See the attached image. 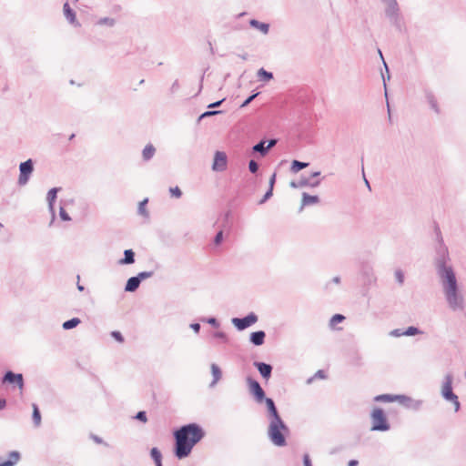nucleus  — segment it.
Instances as JSON below:
<instances>
[{
    "mask_svg": "<svg viewBox=\"0 0 466 466\" xmlns=\"http://www.w3.org/2000/svg\"><path fill=\"white\" fill-rule=\"evenodd\" d=\"M97 24L100 25L113 26L115 25L116 21L114 18L111 17H102L98 20Z\"/></svg>",
    "mask_w": 466,
    "mask_h": 466,
    "instance_id": "37",
    "label": "nucleus"
},
{
    "mask_svg": "<svg viewBox=\"0 0 466 466\" xmlns=\"http://www.w3.org/2000/svg\"><path fill=\"white\" fill-rule=\"evenodd\" d=\"M150 457L154 461L156 465L162 462V453L157 447H153L150 450Z\"/></svg>",
    "mask_w": 466,
    "mask_h": 466,
    "instance_id": "33",
    "label": "nucleus"
},
{
    "mask_svg": "<svg viewBox=\"0 0 466 466\" xmlns=\"http://www.w3.org/2000/svg\"><path fill=\"white\" fill-rule=\"evenodd\" d=\"M246 381L248 386L249 393L253 396L255 400L258 403L263 402V400L266 398V394L259 382L251 377H248Z\"/></svg>",
    "mask_w": 466,
    "mask_h": 466,
    "instance_id": "6",
    "label": "nucleus"
},
{
    "mask_svg": "<svg viewBox=\"0 0 466 466\" xmlns=\"http://www.w3.org/2000/svg\"><path fill=\"white\" fill-rule=\"evenodd\" d=\"M228 157L223 151H217L214 156L212 169L216 172H222L227 169Z\"/></svg>",
    "mask_w": 466,
    "mask_h": 466,
    "instance_id": "12",
    "label": "nucleus"
},
{
    "mask_svg": "<svg viewBox=\"0 0 466 466\" xmlns=\"http://www.w3.org/2000/svg\"><path fill=\"white\" fill-rule=\"evenodd\" d=\"M258 167L259 166L255 160L251 159L248 162V170L250 171V173L256 174L258 170Z\"/></svg>",
    "mask_w": 466,
    "mask_h": 466,
    "instance_id": "42",
    "label": "nucleus"
},
{
    "mask_svg": "<svg viewBox=\"0 0 466 466\" xmlns=\"http://www.w3.org/2000/svg\"><path fill=\"white\" fill-rule=\"evenodd\" d=\"M359 461L357 460H350L348 463V466H357Z\"/></svg>",
    "mask_w": 466,
    "mask_h": 466,
    "instance_id": "61",
    "label": "nucleus"
},
{
    "mask_svg": "<svg viewBox=\"0 0 466 466\" xmlns=\"http://www.w3.org/2000/svg\"><path fill=\"white\" fill-rule=\"evenodd\" d=\"M452 380L453 377L451 373L445 375L441 387V396L445 400L456 399V394L452 390Z\"/></svg>",
    "mask_w": 466,
    "mask_h": 466,
    "instance_id": "10",
    "label": "nucleus"
},
{
    "mask_svg": "<svg viewBox=\"0 0 466 466\" xmlns=\"http://www.w3.org/2000/svg\"><path fill=\"white\" fill-rule=\"evenodd\" d=\"M6 407V400L0 398V410H3Z\"/></svg>",
    "mask_w": 466,
    "mask_h": 466,
    "instance_id": "60",
    "label": "nucleus"
},
{
    "mask_svg": "<svg viewBox=\"0 0 466 466\" xmlns=\"http://www.w3.org/2000/svg\"><path fill=\"white\" fill-rule=\"evenodd\" d=\"M387 5H391V4H398L396 0H382Z\"/></svg>",
    "mask_w": 466,
    "mask_h": 466,
    "instance_id": "63",
    "label": "nucleus"
},
{
    "mask_svg": "<svg viewBox=\"0 0 466 466\" xmlns=\"http://www.w3.org/2000/svg\"><path fill=\"white\" fill-rule=\"evenodd\" d=\"M169 192L172 197L177 198H179L182 196V191L178 187H170Z\"/></svg>",
    "mask_w": 466,
    "mask_h": 466,
    "instance_id": "44",
    "label": "nucleus"
},
{
    "mask_svg": "<svg viewBox=\"0 0 466 466\" xmlns=\"http://www.w3.org/2000/svg\"><path fill=\"white\" fill-rule=\"evenodd\" d=\"M147 202H148L147 198L143 199L142 201L139 202L138 208H137V213L145 218L149 217V213L146 208Z\"/></svg>",
    "mask_w": 466,
    "mask_h": 466,
    "instance_id": "34",
    "label": "nucleus"
},
{
    "mask_svg": "<svg viewBox=\"0 0 466 466\" xmlns=\"http://www.w3.org/2000/svg\"><path fill=\"white\" fill-rule=\"evenodd\" d=\"M345 319V317L341 314H335L331 317L329 320L330 328H334L336 324L342 322Z\"/></svg>",
    "mask_w": 466,
    "mask_h": 466,
    "instance_id": "35",
    "label": "nucleus"
},
{
    "mask_svg": "<svg viewBox=\"0 0 466 466\" xmlns=\"http://www.w3.org/2000/svg\"><path fill=\"white\" fill-rule=\"evenodd\" d=\"M249 25L253 28L258 29L264 35H267L269 31V25L267 23L260 22L257 19L249 20Z\"/></svg>",
    "mask_w": 466,
    "mask_h": 466,
    "instance_id": "27",
    "label": "nucleus"
},
{
    "mask_svg": "<svg viewBox=\"0 0 466 466\" xmlns=\"http://www.w3.org/2000/svg\"><path fill=\"white\" fill-rule=\"evenodd\" d=\"M135 419L141 421V422H147V413L146 411L144 410H140L138 411L136 416H135Z\"/></svg>",
    "mask_w": 466,
    "mask_h": 466,
    "instance_id": "45",
    "label": "nucleus"
},
{
    "mask_svg": "<svg viewBox=\"0 0 466 466\" xmlns=\"http://www.w3.org/2000/svg\"><path fill=\"white\" fill-rule=\"evenodd\" d=\"M374 400L381 402H392L399 400L401 404L409 406V402L411 401V399L406 395L380 394L377 395L374 398Z\"/></svg>",
    "mask_w": 466,
    "mask_h": 466,
    "instance_id": "11",
    "label": "nucleus"
},
{
    "mask_svg": "<svg viewBox=\"0 0 466 466\" xmlns=\"http://www.w3.org/2000/svg\"><path fill=\"white\" fill-rule=\"evenodd\" d=\"M403 331H404V329H395L390 332V335L392 337L399 338L401 336H405V333H403Z\"/></svg>",
    "mask_w": 466,
    "mask_h": 466,
    "instance_id": "51",
    "label": "nucleus"
},
{
    "mask_svg": "<svg viewBox=\"0 0 466 466\" xmlns=\"http://www.w3.org/2000/svg\"><path fill=\"white\" fill-rule=\"evenodd\" d=\"M331 281L335 284H339L340 283V278L339 276H335Z\"/></svg>",
    "mask_w": 466,
    "mask_h": 466,
    "instance_id": "62",
    "label": "nucleus"
},
{
    "mask_svg": "<svg viewBox=\"0 0 466 466\" xmlns=\"http://www.w3.org/2000/svg\"><path fill=\"white\" fill-rule=\"evenodd\" d=\"M319 202V198L317 195H309L306 192L302 193L301 207L302 209L305 206L314 205Z\"/></svg>",
    "mask_w": 466,
    "mask_h": 466,
    "instance_id": "23",
    "label": "nucleus"
},
{
    "mask_svg": "<svg viewBox=\"0 0 466 466\" xmlns=\"http://www.w3.org/2000/svg\"><path fill=\"white\" fill-rule=\"evenodd\" d=\"M303 464H304V466H312L310 457L308 453H305L303 455Z\"/></svg>",
    "mask_w": 466,
    "mask_h": 466,
    "instance_id": "56",
    "label": "nucleus"
},
{
    "mask_svg": "<svg viewBox=\"0 0 466 466\" xmlns=\"http://www.w3.org/2000/svg\"><path fill=\"white\" fill-rule=\"evenodd\" d=\"M320 184V180L311 181L309 177H301L299 181H291L289 183L292 188H300L305 187H317Z\"/></svg>",
    "mask_w": 466,
    "mask_h": 466,
    "instance_id": "16",
    "label": "nucleus"
},
{
    "mask_svg": "<svg viewBox=\"0 0 466 466\" xmlns=\"http://www.w3.org/2000/svg\"><path fill=\"white\" fill-rule=\"evenodd\" d=\"M258 319V316L254 312H250L243 318H233L231 322L238 330L241 331L254 325Z\"/></svg>",
    "mask_w": 466,
    "mask_h": 466,
    "instance_id": "7",
    "label": "nucleus"
},
{
    "mask_svg": "<svg viewBox=\"0 0 466 466\" xmlns=\"http://www.w3.org/2000/svg\"><path fill=\"white\" fill-rule=\"evenodd\" d=\"M309 165L308 162H301L299 160H293L291 163L290 170L293 173H298L303 168L307 167Z\"/></svg>",
    "mask_w": 466,
    "mask_h": 466,
    "instance_id": "32",
    "label": "nucleus"
},
{
    "mask_svg": "<svg viewBox=\"0 0 466 466\" xmlns=\"http://www.w3.org/2000/svg\"><path fill=\"white\" fill-rule=\"evenodd\" d=\"M154 274L153 271H141L139 272L137 277L138 278V279L140 280V282L147 278H150L152 277Z\"/></svg>",
    "mask_w": 466,
    "mask_h": 466,
    "instance_id": "43",
    "label": "nucleus"
},
{
    "mask_svg": "<svg viewBox=\"0 0 466 466\" xmlns=\"http://www.w3.org/2000/svg\"><path fill=\"white\" fill-rule=\"evenodd\" d=\"M257 76L260 81L268 82L273 79V74L271 72L267 71L264 68L258 69Z\"/></svg>",
    "mask_w": 466,
    "mask_h": 466,
    "instance_id": "30",
    "label": "nucleus"
},
{
    "mask_svg": "<svg viewBox=\"0 0 466 466\" xmlns=\"http://www.w3.org/2000/svg\"><path fill=\"white\" fill-rule=\"evenodd\" d=\"M438 244L435 248L433 264L436 273L441 279L443 292L449 307L453 311H461L465 308V299L459 289L458 281L451 265L448 248L443 242L441 232H438Z\"/></svg>",
    "mask_w": 466,
    "mask_h": 466,
    "instance_id": "1",
    "label": "nucleus"
},
{
    "mask_svg": "<svg viewBox=\"0 0 466 466\" xmlns=\"http://www.w3.org/2000/svg\"><path fill=\"white\" fill-rule=\"evenodd\" d=\"M201 320L202 321H206L207 323L210 324L214 328H218L219 327V322L214 317H209L208 319H202Z\"/></svg>",
    "mask_w": 466,
    "mask_h": 466,
    "instance_id": "47",
    "label": "nucleus"
},
{
    "mask_svg": "<svg viewBox=\"0 0 466 466\" xmlns=\"http://www.w3.org/2000/svg\"><path fill=\"white\" fill-rule=\"evenodd\" d=\"M213 337L217 338V339H219L223 340L224 342H228L227 334L225 332H223V331H216V332H214Z\"/></svg>",
    "mask_w": 466,
    "mask_h": 466,
    "instance_id": "50",
    "label": "nucleus"
},
{
    "mask_svg": "<svg viewBox=\"0 0 466 466\" xmlns=\"http://www.w3.org/2000/svg\"><path fill=\"white\" fill-rule=\"evenodd\" d=\"M63 13L67 22L74 26H80V23L76 20V12L71 8L68 2L63 5Z\"/></svg>",
    "mask_w": 466,
    "mask_h": 466,
    "instance_id": "17",
    "label": "nucleus"
},
{
    "mask_svg": "<svg viewBox=\"0 0 466 466\" xmlns=\"http://www.w3.org/2000/svg\"><path fill=\"white\" fill-rule=\"evenodd\" d=\"M190 328L194 330L195 333H198L200 330V324L194 322L190 324Z\"/></svg>",
    "mask_w": 466,
    "mask_h": 466,
    "instance_id": "59",
    "label": "nucleus"
},
{
    "mask_svg": "<svg viewBox=\"0 0 466 466\" xmlns=\"http://www.w3.org/2000/svg\"><path fill=\"white\" fill-rule=\"evenodd\" d=\"M273 195V190L271 188H268L267 192L264 194L263 198L258 201L259 205L264 204L266 201H268Z\"/></svg>",
    "mask_w": 466,
    "mask_h": 466,
    "instance_id": "46",
    "label": "nucleus"
},
{
    "mask_svg": "<svg viewBox=\"0 0 466 466\" xmlns=\"http://www.w3.org/2000/svg\"><path fill=\"white\" fill-rule=\"evenodd\" d=\"M179 86H179L178 80H175L170 86V92L172 94L176 93L179 89Z\"/></svg>",
    "mask_w": 466,
    "mask_h": 466,
    "instance_id": "57",
    "label": "nucleus"
},
{
    "mask_svg": "<svg viewBox=\"0 0 466 466\" xmlns=\"http://www.w3.org/2000/svg\"><path fill=\"white\" fill-rule=\"evenodd\" d=\"M448 401H451L453 403L454 405V410L457 412L460 410L461 409V403L459 401V399H458V396L456 395V399L455 400H449Z\"/></svg>",
    "mask_w": 466,
    "mask_h": 466,
    "instance_id": "54",
    "label": "nucleus"
},
{
    "mask_svg": "<svg viewBox=\"0 0 466 466\" xmlns=\"http://www.w3.org/2000/svg\"><path fill=\"white\" fill-rule=\"evenodd\" d=\"M259 95V92L253 93L249 96H248L244 102L240 105V107H246L248 106Z\"/></svg>",
    "mask_w": 466,
    "mask_h": 466,
    "instance_id": "39",
    "label": "nucleus"
},
{
    "mask_svg": "<svg viewBox=\"0 0 466 466\" xmlns=\"http://www.w3.org/2000/svg\"><path fill=\"white\" fill-rule=\"evenodd\" d=\"M361 274L365 278L366 283L370 285L376 281V278L373 273V268L370 265L364 264L362 266Z\"/></svg>",
    "mask_w": 466,
    "mask_h": 466,
    "instance_id": "22",
    "label": "nucleus"
},
{
    "mask_svg": "<svg viewBox=\"0 0 466 466\" xmlns=\"http://www.w3.org/2000/svg\"><path fill=\"white\" fill-rule=\"evenodd\" d=\"M253 366L258 370L262 379L268 381L272 375L273 367L272 365L262 362V361H254Z\"/></svg>",
    "mask_w": 466,
    "mask_h": 466,
    "instance_id": "14",
    "label": "nucleus"
},
{
    "mask_svg": "<svg viewBox=\"0 0 466 466\" xmlns=\"http://www.w3.org/2000/svg\"><path fill=\"white\" fill-rule=\"evenodd\" d=\"M371 431H387L390 429V425L387 420L384 410L381 408H374L370 414Z\"/></svg>",
    "mask_w": 466,
    "mask_h": 466,
    "instance_id": "4",
    "label": "nucleus"
},
{
    "mask_svg": "<svg viewBox=\"0 0 466 466\" xmlns=\"http://www.w3.org/2000/svg\"><path fill=\"white\" fill-rule=\"evenodd\" d=\"M223 231L219 230L214 238V244L219 245L223 241Z\"/></svg>",
    "mask_w": 466,
    "mask_h": 466,
    "instance_id": "52",
    "label": "nucleus"
},
{
    "mask_svg": "<svg viewBox=\"0 0 466 466\" xmlns=\"http://www.w3.org/2000/svg\"><path fill=\"white\" fill-rule=\"evenodd\" d=\"M90 439L93 440L96 444H103L106 447H110L107 442H106L101 437L96 434H90Z\"/></svg>",
    "mask_w": 466,
    "mask_h": 466,
    "instance_id": "41",
    "label": "nucleus"
},
{
    "mask_svg": "<svg viewBox=\"0 0 466 466\" xmlns=\"http://www.w3.org/2000/svg\"><path fill=\"white\" fill-rule=\"evenodd\" d=\"M135 252L133 249L124 250V257L118 260L119 265H130L135 263Z\"/></svg>",
    "mask_w": 466,
    "mask_h": 466,
    "instance_id": "24",
    "label": "nucleus"
},
{
    "mask_svg": "<svg viewBox=\"0 0 466 466\" xmlns=\"http://www.w3.org/2000/svg\"><path fill=\"white\" fill-rule=\"evenodd\" d=\"M59 216L63 221H70L71 220L70 216L67 214V212L65 210V208L63 207H60Z\"/></svg>",
    "mask_w": 466,
    "mask_h": 466,
    "instance_id": "48",
    "label": "nucleus"
},
{
    "mask_svg": "<svg viewBox=\"0 0 466 466\" xmlns=\"http://www.w3.org/2000/svg\"><path fill=\"white\" fill-rule=\"evenodd\" d=\"M225 99H226V98H222V99H220V100H218V101H216V102H213V103L209 104V105L208 106V108H210V109H211V108H216V107L220 106L222 105V103L225 101Z\"/></svg>",
    "mask_w": 466,
    "mask_h": 466,
    "instance_id": "55",
    "label": "nucleus"
},
{
    "mask_svg": "<svg viewBox=\"0 0 466 466\" xmlns=\"http://www.w3.org/2000/svg\"><path fill=\"white\" fill-rule=\"evenodd\" d=\"M111 337L114 338L116 341H118L120 343L124 342V337L120 331H117V330L112 331Z\"/></svg>",
    "mask_w": 466,
    "mask_h": 466,
    "instance_id": "49",
    "label": "nucleus"
},
{
    "mask_svg": "<svg viewBox=\"0 0 466 466\" xmlns=\"http://www.w3.org/2000/svg\"><path fill=\"white\" fill-rule=\"evenodd\" d=\"M387 5H391V4H398L396 0H382Z\"/></svg>",
    "mask_w": 466,
    "mask_h": 466,
    "instance_id": "64",
    "label": "nucleus"
},
{
    "mask_svg": "<svg viewBox=\"0 0 466 466\" xmlns=\"http://www.w3.org/2000/svg\"><path fill=\"white\" fill-rule=\"evenodd\" d=\"M395 279L397 282L401 286L404 283V273L401 269H396L395 270Z\"/></svg>",
    "mask_w": 466,
    "mask_h": 466,
    "instance_id": "40",
    "label": "nucleus"
},
{
    "mask_svg": "<svg viewBox=\"0 0 466 466\" xmlns=\"http://www.w3.org/2000/svg\"><path fill=\"white\" fill-rule=\"evenodd\" d=\"M266 333L264 330L253 331L249 335V342L254 346H261L265 342Z\"/></svg>",
    "mask_w": 466,
    "mask_h": 466,
    "instance_id": "21",
    "label": "nucleus"
},
{
    "mask_svg": "<svg viewBox=\"0 0 466 466\" xmlns=\"http://www.w3.org/2000/svg\"><path fill=\"white\" fill-rule=\"evenodd\" d=\"M3 383L15 384L22 391L25 386L24 377L22 373H15L12 370H7L2 377Z\"/></svg>",
    "mask_w": 466,
    "mask_h": 466,
    "instance_id": "9",
    "label": "nucleus"
},
{
    "mask_svg": "<svg viewBox=\"0 0 466 466\" xmlns=\"http://www.w3.org/2000/svg\"><path fill=\"white\" fill-rule=\"evenodd\" d=\"M210 369H211V374H212V381L210 382L209 384V387H214L218 382V380L221 379L222 377V372H221V370L220 368L215 364V363H212L211 366H210Z\"/></svg>",
    "mask_w": 466,
    "mask_h": 466,
    "instance_id": "25",
    "label": "nucleus"
},
{
    "mask_svg": "<svg viewBox=\"0 0 466 466\" xmlns=\"http://www.w3.org/2000/svg\"><path fill=\"white\" fill-rule=\"evenodd\" d=\"M326 378V373L324 370H318L314 376L310 377L308 379L307 382L308 383H311L315 379H325Z\"/></svg>",
    "mask_w": 466,
    "mask_h": 466,
    "instance_id": "38",
    "label": "nucleus"
},
{
    "mask_svg": "<svg viewBox=\"0 0 466 466\" xmlns=\"http://www.w3.org/2000/svg\"><path fill=\"white\" fill-rule=\"evenodd\" d=\"M32 408H33L32 420H33L34 425L35 427H39L41 424V419H42L39 408L35 403H33Z\"/></svg>",
    "mask_w": 466,
    "mask_h": 466,
    "instance_id": "29",
    "label": "nucleus"
},
{
    "mask_svg": "<svg viewBox=\"0 0 466 466\" xmlns=\"http://www.w3.org/2000/svg\"><path fill=\"white\" fill-rule=\"evenodd\" d=\"M156 148L153 145L148 144L147 145L143 151H142V157L145 161H149L155 155Z\"/></svg>",
    "mask_w": 466,
    "mask_h": 466,
    "instance_id": "28",
    "label": "nucleus"
},
{
    "mask_svg": "<svg viewBox=\"0 0 466 466\" xmlns=\"http://www.w3.org/2000/svg\"><path fill=\"white\" fill-rule=\"evenodd\" d=\"M289 434V429L281 418L269 421L268 428V437L275 446H286V438Z\"/></svg>",
    "mask_w": 466,
    "mask_h": 466,
    "instance_id": "3",
    "label": "nucleus"
},
{
    "mask_svg": "<svg viewBox=\"0 0 466 466\" xmlns=\"http://www.w3.org/2000/svg\"><path fill=\"white\" fill-rule=\"evenodd\" d=\"M275 182H276V173H273L268 181V188H271V190H273Z\"/></svg>",
    "mask_w": 466,
    "mask_h": 466,
    "instance_id": "58",
    "label": "nucleus"
},
{
    "mask_svg": "<svg viewBox=\"0 0 466 466\" xmlns=\"http://www.w3.org/2000/svg\"><path fill=\"white\" fill-rule=\"evenodd\" d=\"M173 436L174 454L181 460L191 453L194 446L204 438L205 431L198 423H188L176 430Z\"/></svg>",
    "mask_w": 466,
    "mask_h": 466,
    "instance_id": "2",
    "label": "nucleus"
},
{
    "mask_svg": "<svg viewBox=\"0 0 466 466\" xmlns=\"http://www.w3.org/2000/svg\"><path fill=\"white\" fill-rule=\"evenodd\" d=\"M277 140L272 138L268 141L260 140L258 143L253 146L252 151L254 153H259L262 157L266 156L268 151L275 147Z\"/></svg>",
    "mask_w": 466,
    "mask_h": 466,
    "instance_id": "13",
    "label": "nucleus"
},
{
    "mask_svg": "<svg viewBox=\"0 0 466 466\" xmlns=\"http://www.w3.org/2000/svg\"><path fill=\"white\" fill-rule=\"evenodd\" d=\"M140 283L141 282L137 276L131 277L126 283L125 290L127 292H134L139 288Z\"/></svg>",
    "mask_w": 466,
    "mask_h": 466,
    "instance_id": "26",
    "label": "nucleus"
},
{
    "mask_svg": "<svg viewBox=\"0 0 466 466\" xmlns=\"http://www.w3.org/2000/svg\"><path fill=\"white\" fill-rule=\"evenodd\" d=\"M263 401L265 402L267 407L268 418L269 421L281 418L277 409V406L271 398L266 397L265 400H263Z\"/></svg>",
    "mask_w": 466,
    "mask_h": 466,
    "instance_id": "15",
    "label": "nucleus"
},
{
    "mask_svg": "<svg viewBox=\"0 0 466 466\" xmlns=\"http://www.w3.org/2000/svg\"><path fill=\"white\" fill-rule=\"evenodd\" d=\"M60 189H61L60 187H53V188L48 190L47 195H46V200H47V203H48V208H49V210H50V212L52 214V218L53 219H55V216H56L54 205H55V202H56V199L57 192Z\"/></svg>",
    "mask_w": 466,
    "mask_h": 466,
    "instance_id": "20",
    "label": "nucleus"
},
{
    "mask_svg": "<svg viewBox=\"0 0 466 466\" xmlns=\"http://www.w3.org/2000/svg\"><path fill=\"white\" fill-rule=\"evenodd\" d=\"M424 95H425L426 101H427L428 105L430 106V107L437 115L441 114V108L438 104V99H437L436 96L434 95V93L430 89H425Z\"/></svg>",
    "mask_w": 466,
    "mask_h": 466,
    "instance_id": "18",
    "label": "nucleus"
},
{
    "mask_svg": "<svg viewBox=\"0 0 466 466\" xmlns=\"http://www.w3.org/2000/svg\"><path fill=\"white\" fill-rule=\"evenodd\" d=\"M34 172V161L31 158H28L27 160L21 162L19 164V177L17 184L19 186H25L30 177L32 173Z\"/></svg>",
    "mask_w": 466,
    "mask_h": 466,
    "instance_id": "5",
    "label": "nucleus"
},
{
    "mask_svg": "<svg viewBox=\"0 0 466 466\" xmlns=\"http://www.w3.org/2000/svg\"><path fill=\"white\" fill-rule=\"evenodd\" d=\"M403 333H405V336H415L417 334H420L422 333V331L417 328V327H414V326H410L409 328H407L406 329H404Z\"/></svg>",
    "mask_w": 466,
    "mask_h": 466,
    "instance_id": "36",
    "label": "nucleus"
},
{
    "mask_svg": "<svg viewBox=\"0 0 466 466\" xmlns=\"http://www.w3.org/2000/svg\"><path fill=\"white\" fill-rule=\"evenodd\" d=\"M385 15L389 18L390 22L398 29L401 30L402 21L400 15V8L398 4H391L387 5L385 9Z\"/></svg>",
    "mask_w": 466,
    "mask_h": 466,
    "instance_id": "8",
    "label": "nucleus"
},
{
    "mask_svg": "<svg viewBox=\"0 0 466 466\" xmlns=\"http://www.w3.org/2000/svg\"><path fill=\"white\" fill-rule=\"evenodd\" d=\"M80 322H81L80 319L72 318L68 320H66L62 324V328L66 330L72 329L76 328V326H78L80 324Z\"/></svg>",
    "mask_w": 466,
    "mask_h": 466,
    "instance_id": "31",
    "label": "nucleus"
},
{
    "mask_svg": "<svg viewBox=\"0 0 466 466\" xmlns=\"http://www.w3.org/2000/svg\"><path fill=\"white\" fill-rule=\"evenodd\" d=\"M20 459V452L17 451H12L8 453L7 459L0 457V466H15Z\"/></svg>",
    "mask_w": 466,
    "mask_h": 466,
    "instance_id": "19",
    "label": "nucleus"
},
{
    "mask_svg": "<svg viewBox=\"0 0 466 466\" xmlns=\"http://www.w3.org/2000/svg\"><path fill=\"white\" fill-rule=\"evenodd\" d=\"M222 112H223L222 110H208V111L204 112V116L209 117V116H216V115L221 114Z\"/></svg>",
    "mask_w": 466,
    "mask_h": 466,
    "instance_id": "53",
    "label": "nucleus"
}]
</instances>
